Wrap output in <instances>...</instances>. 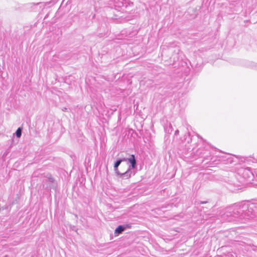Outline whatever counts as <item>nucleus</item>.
<instances>
[{
	"instance_id": "nucleus-4",
	"label": "nucleus",
	"mask_w": 257,
	"mask_h": 257,
	"mask_svg": "<svg viewBox=\"0 0 257 257\" xmlns=\"http://www.w3.org/2000/svg\"><path fill=\"white\" fill-rule=\"evenodd\" d=\"M232 210V209L231 208H229L228 209V210L226 212V215L227 216H231L232 215V214H231V211Z\"/></svg>"
},
{
	"instance_id": "nucleus-3",
	"label": "nucleus",
	"mask_w": 257,
	"mask_h": 257,
	"mask_svg": "<svg viewBox=\"0 0 257 257\" xmlns=\"http://www.w3.org/2000/svg\"><path fill=\"white\" fill-rule=\"evenodd\" d=\"M21 132H22V130H21V128H18V130H17L16 131V136L18 138H20L21 136Z\"/></svg>"
},
{
	"instance_id": "nucleus-2",
	"label": "nucleus",
	"mask_w": 257,
	"mask_h": 257,
	"mask_svg": "<svg viewBox=\"0 0 257 257\" xmlns=\"http://www.w3.org/2000/svg\"><path fill=\"white\" fill-rule=\"evenodd\" d=\"M124 230V227L122 226L121 225H119L115 230V233H120L122 231Z\"/></svg>"
},
{
	"instance_id": "nucleus-5",
	"label": "nucleus",
	"mask_w": 257,
	"mask_h": 257,
	"mask_svg": "<svg viewBox=\"0 0 257 257\" xmlns=\"http://www.w3.org/2000/svg\"><path fill=\"white\" fill-rule=\"evenodd\" d=\"M121 162V160L117 161L114 164V168H117Z\"/></svg>"
},
{
	"instance_id": "nucleus-1",
	"label": "nucleus",
	"mask_w": 257,
	"mask_h": 257,
	"mask_svg": "<svg viewBox=\"0 0 257 257\" xmlns=\"http://www.w3.org/2000/svg\"><path fill=\"white\" fill-rule=\"evenodd\" d=\"M128 161L131 163L132 168H135L136 165V161L135 156L134 155H132L131 157L128 159Z\"/></svg>"
}]
</instances>
